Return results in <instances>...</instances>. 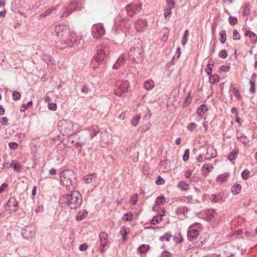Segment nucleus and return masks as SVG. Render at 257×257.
<instances>
[{
  "label": "nucleus",
  "mask_w": 257,
  "mask_h": 257,
  "mask_svg": "<svg viewBox=\"0 0 257 257\" xmlns=\"http://www.w3.org/2000/svg\"><path fill=\"white\" fill-rule=\"evenodd\" d=\"M82 196L80 193L74 191L70 194L65 195L61 198L62 203L68 206L71 209L78 208L82 202Z\"/></svg>",
  "instance_id": "nucleus-1"
},
{
  "label": "nucleus",
  "mask_w": 257,
  "mask_h": 257,
  "mask_svg": "<svg viewBox=\"0 0 257 257\" xmlns=\"http://www.w3.org/2000/svg\"><path fill=\"white\" fill-rule=\"evenodd\" d=\"M60 179L63 186L73 188L76 183V175L72 170H64L60 174Z\"/></svg>",
  "instance_id": "nucleus-2"
},
{
  "label": "nucleus",
  "mask_w": 257,
  "mask_h": 257,
  "mask_svg": "<svg viewBox=\"0 0 257 257\" xmlns=\"http://www.w3.org/2000/svg\"><path fill=\"white\" fill-rule=\"evenodd\" d=\"M109 48L106 45H101L97 47V53L94 60L100 64L103 61L106 57L109 54Z\"/></svg>",
  "instance_id": "nucleus-3"
},
{
  "label": "nucleus",
  "mask_w": 257,
  "mask_h": 257,
  "mask_svg": "<svg viewBox=\"0 0 257 257\" xmlns=\"http://www.w3.org/2000/svg\"><path fill=\"white\" fill-rule=\"evenodd\" d=\"M202 227V225L200 223L197 222L191 224L189 226L187 232L189 239L191 240L196 237L199 234V229H201Z\"/></svg>",
  "instance_id": "nucleus-4"
},
{
  "label": "nucleus",
  "mask_w": 257,
  "mask_h": 257,
  "mask_svg": "<svg viewBox=\"0 0 257 257\" xmlns=\"http://www.w3.org/2000/svg\"><path fill=\"white\" fill-rule=\"evenodd\" d=\"M129 87V82L127 81H119L116 84V88L114 90V93L116 95L121 96L124 93L126 92Z\"/></svg>",
  "instance_id": "nucleus-5"
},
{
  "label": "nucleus",
  "mask_w": 257,
  "mask_h": 257,
  "mask_svg": "<svg viewBox=\"0 0 257 257\" xmlns=\"http://www.w3.org/2000/svg\"><path fill=\"white\" fill-rule=\"evenodd\" d=\"M60 125L64 127L66 130L67 133H70L71 131H74V132H77L79 130V126L78 124L72 121H69L66 120H61Z\"/></svg>",
  "instance_id": "nucleus-6"
},
{
  "label": "nucleus",
  "mask_w": 257,
  "mask_h": 257,
  "mask_svg": "<svg viewBox=\"0 0 257 257\" xmlns=\"http://www.w3.org/2000/svg\"><path fill=\"white\" fill-rule=\"evenodd\" d=\"M104 33V30L102 26L100 25H94L92 27V34L95 38L101 37Z\"/></svg>",
  "instance_id": "nucleus-7"
},
{
  "label": "nucleus",
  "mask_w": 257,
  "mask_h": 257,
  "mask_svg": "<svg viewBox=\"0 0 257 257\" xmlns=\"http://www.w3.org/2000/svg\"><path fill=\"white\" fill-rule=\"evenodd\" d=\"M142 9L141 5L137 4H132L126 8L128 15L131 17L138 13Z\"/></svg>",
  "instance_id": "nucleus-8"
},
{
  "label": "nucleus",
  "mask_w": 257,
  "mask_h": 257,
  "mask_svg": "<svg viewBox=\"0 0 257 257\" xmlns=\"http://www.w3.org/2000/svg\"><path fill=\"white\" fill-rule=\"evenodd\" d=\"M218 214L214 209H210L206 211V220L209 222L214 223L217 221Z\"/></svg>",
  "instance_id": "nucleus-9"
},
{
  "label": "nucleus",
  "mask_w": 257,
  "mask_h": 257,
  "mask_svg": "<svg viewBox=\"0 0 257 257\" xmlns=\"http://www.w3.org/2000/svg\"><path fill=\"white\" fill-rule=\"evenodd\" d=\"M18 202L14 197L11 198L7 204V207L11 213L15 212L17 210Z\"/></svg>",
  "instance_id": "nucleus-10"
},
{
  "label": "nucleus",
  "mask_w": 257,
  "mask_h": 257,
  "mask_svg": "<svg viewBox=\"0 0 257 257\" xmlns=\"http://www.w3.org/2000/svg\"><path fill=\"white\" fill-rule=\"evenodd\" d=\"M100 245L104 248L108 245V235L105 232H101L99 234Z\"/></svg>",
  "instance_id": "nucleus-11"
},
{
  "label": "nucleus",
  "mask_w": 257,
  "mask_h": 257,
  "mask_svg": "<svg viewBox=\"0 0 257 257\" xmlns=\"http://www.w3.org/2000/svg\"><path fill=\"white\" fill-rule=\"evenodd\" d=\"M125 62V58L123 54L121 55L116 60V62L113 66V68L117 69L119 67L124 64Z\"/></svg>",
  "instance_id": "nucleus-12"
},
{
  "label": "nucleus",
  "mask_w": 257,
  "mask_h": 257,
  "mask_svg": "<svg viewBox=\"0 0 257 257\" xmlns=\"http://www.w3.org/2000/svg\"><path fill=\"white\" fill-rule=\"evenodd\" d=\"M250 6L249 4L246 3L242 6V15L243 17H247L250 14Z\"/></svg>",
  "instance_id": "nucleus-13"
},
{
  "label": "nucleus",
  "mask_w": 257,
  "mask_h": 257,
  "mask_svg": "<svg viewBox=\"0 0 257 257\" xmlns=\"http://www.w3.org/2000/svg\"><path fill=\"white\" fill-rule=\"evenodd\" d=\"M213 166L211 164H205L202 168V171H205L204 174L206 176L213 170Z\"/></svg>",
  "instance_id": "nucleus-14"
},
{
  "label": "nucleus",
  "mask_w": 257,
  "mask_h": 257,
  "mask_svg": "<svg viewBox=\"0 0 257 257\" xmlns=\"http://www.w3.org/2000/svg\"><path fill=\"white\" fill-rule=\"evenodd\" d=\"M245 35L248 37L252 43H255L257 42V36L251 31H247L245 33Z\"/></svg>",
  "instance_id": "nucleus-15"
},
{
  "label": "nucleus",
  "mask_w": 257,
  "mask_h": 257,
  "mask_svg": "<svg viewBox=\"0 0 257 257\" xmlns=\"http://www.w3.org/2000/svg\"><path fill=\"white\" fill-rule=\"evenodd\" d=\"M146 23L143 20L138 21L135 24L136 28L138 31L140 32L144 30V28L146 27Z\"/></svg>",
  "instance_id": "nucleus-16"
},
{
  "label": "nucleus",
  "mask_w": 257,
  "mask_h": 257,
  "mask_svg": "<svg viewBox=\"0 0 257 257\" xmlns=\"http://www.w3.org/2000/svg\"><path fill=\"white\" fill-rule=\"evenodd\" d=\"M177 186L179 189L183 191H187L189 189V184L186 182L183 181H180L178 183Z\"/></svg>",
  "instance_id": "nucleus-17"
},
{
  "label": "nucleus",
  "mask_w": 257,
  "mask_h": 257,
  "mask_svg": "<svg viewBox=\"0 0 257 257\" xmlns=\"http://www.w3.org/2000/svg\"><path fill=\"white\" fill-rule=\"evenodd\" d=\"M144 88L147 90H151L154 87V82L152 80H148L144 83Z\"/></svg>",
  "instance_id": "nucleus-18"
},
{
  "label": "nucleus",
  "mask_w": 257,
  "mask_h": 257,
  "mask_svg": "<svg viewBox=\"0 0 257 257\" xmlns=\"http://www.w3.org/2000/svg\"><path fill=\"white\" fill-rule=\"evenodd\" d=\"M208 110L207 106L204 104H202L197 109V113L199 115H203L206 111Z\"/></svg>",
  "instance_id": "nucleus-19"
},
{
  "label": "nucleus",
  "mask_w": 257,
  "mask_h": 257,
  "mask_svg": "<svg viewBox=\"0 0 257 257\" xmlns=\"http://www.w3.org/2000/svg\"><path fill=\"white\" fill-rule=\"evenodd\" d=\"M130 232L129 228H126L125 227H122L120 230V233L122 236L123 240H126V238L125 236L128 234Z\"/></svg>",
  "instance_id": "nucleus-20"
},
{
  "label": "nucleus",
  "mask_w": 257,
  "mask_h": 257,
  "mask_svg": "<svg viewBox=\"0 0 257 257\" xmlns=\"http://www.w3.org/2000/svg\"><path fill=\"white\" fill-rule=\"evenodd\" d=\"M94 175V173H91L85 175L83 178V180L84 182L86 184L90 183L92 181Z\"/></svg>",
  "instance_id": "nucleus-21"
},
{
  "label": "nucleus",
  "mask_w": 257,
  "mask_h": 257,
  "mask_svg": "<svg viewBox=\"0 0 257 257\" xmlns=\"http://www.w3.org/2000/svg\"><path fill=\"white\" fill-rule=\"evenodd\" d=\"M238 152L237 150L235 149L233 150V151L228 156V160L231 161L235 160L238 155Z\"/></svg>",
  "instance_id": "nucleus-22"
},
{
  "label": "nucleus",
  "mask_w": 257,
  "mask_h": 257,
  "mask_svg": "<svg viewBox=\"0 0 257 257\" xmlns=\"http://www.w3.org/2000/svg\"><path fill=\"white\" fill-rule=\"evenodd\" d=\"M241 189V185L239 184H235L234 185L232 188L231 191L234 194H238L240 192Z\"/></svg>",
  "instance_id": "nucleus-23"
},
{
  "label": "nucleus",
  "mask_w": 257,
  "mask_h": 257,
  "mask_svg": "<svg viewBox=\"0 0 257 257\" xmlns=\"http://www.w3.org/2000/svg\"><path fill=\"white\" fill-rule=\"evenodd\" d=\"M219 37L220 42L222 44L224 43L226 40V34L225 30H223L220 32Z\"/></svg>",
  "instance_id": "nucleus-24"
},
{
  "label": "nucleus",
  "mask_w": 257,
  "mask_h": 257,
  "mask_svg": "<svg viewBox=\"0 0 257 257\" xmlns=\"http://www.w3.org/2000/svg\"><path fill=\"white\" fill-rule=\"evenodd\" d=\"M150 249V246L147 244H142L139 247V251L141 253H145L147 252Z\"/></svg>",
  "instance_id": "nucleus-25"
},
{
  "label": "nucleus",
  "mask_w": 257,
  "mask_h": 257,
  "mask_svg": "<svg viewBox=\"0 0 257 257\" xmlns=\"http://www.w3.org/2000/svg\"><path fill=\"white\" fill-rule=\"evenodd\" d=\"M141 116L140 115L137 114L131 120V124L134 126H136L140 120Z\"/></svg>",
  "instance_id": "nucleus-26"
},
{
  "label": "nucleus",
  "mask_w": 257,
  "mask_h": 257,
  "mask_svg": "<svg viewBox=\"0 0 257 257\" xmlns=\"http://www.w3.org/2000/svg\"><path fill=\"white\" fill-rule=\"evenodd\" d=\"M11 166H13L14 167V170L17 171H20L22 167L21 163H17L15 161H12Z\"/></svg>",
  "instance_id": "nucleus-27"
},
{
  "label": "nucleus",
  "mask_w": 257,
  "mask_h": 257,
  "mask_svg": "<svg viewBox=\"0 0 257 257\" xmlns=\"http://www.w3.org/2000/svg\"><path fill=\"white\" fill-rule=\"evenodd\" d=\"M174 240L176 243H181L183 240V238L181 233H176L174 237Z\"/></svg>",
  "instance_id": "nucleus-28"
},
{
  "label": "nucleus",
  "mask_w": 257,
  "mask_h": 257,
  "mask_svg": "<svg viewBox=\"0 0 257 257\" xmlns=\"http://www.w3.org/2000/svg\"><path fill=\"white\" fill-rule=\"evenodd\" d=\"M87 215V212L86 210H82L79 212V214L76 217L77 220H81L85 218Z\"/></svg>",
  "instance_id": "nucleus-29"
},
{
  "label": "nucleus",
  "mask_w": 257,
  "mask_h": 257,
  "mask_svg": "<svg viewBox=\"0 0 257 257\" xmlns=\"http://www.w3.org/2000/svg\"><path fill=\"white\" fill-rule=\"evenodd\" d=\"M174 8H171L167 6L166 7L165 10H164V17L165 19H168L170 18L169 16L171 14L172 10Z\"/></svg>",
  "instance_id": "nucleus-30"
},
{
  "label": "nucleus",
  "mask_w": 257,
  "mask_h": 257,
  "mask_svg": "<svg viewBox=\"0 0 257 257\" xmlns=\"http://www.w3.org/2000/svg\"><path fill=\"white\" fill-rule=\"evenodd\" d=\"M220 78L217 74L211 75L209 77V82L211 83H214L219 81Z\"/></svg>",
  "instance_id": "nucleus-31"
},
{
  "label": "nucleus",
  "mask_w": 257,
  "mask_h": 257,
  "mask_svg": "<svg viewBox=\"0 0 257 257\" xmlns=\"http://www.w3.org/2000/svg\"><path fill=\"white\" fill-rule=\"evenodd\" d=\"M228 176V175L227 174H221L217 177L216 181L218 182L222 183L226 180Z\"/></svg>",
  "instance_id": "nucleus-32"
},
{
  "label": "nucleus",
  "mask_w": 257,
  "mask_h": 257,
  "mask_svg": "<svg viewBox=\"0 0 257 257\" xmlns=\"http://www.w3.org/2000/svg\"><path fill=\"white\" fill-rule=\"evenodd\" d=\"M165 201L166 200H165V198L164 196L162 195V196L158 197L156 199L155 203L157 205H159L164 204L165 203Z\"/></svg>",
  "instance_id": "nucleus-33"
},
{
  "label": "nucleus",
  "mask_w": 257,
  "mask_h": 257,
  "mask_svg": "<svg viewBox=\"0 0 257 257\" xmlns=\"http://www.w3.org/2000/svg\"><path fill=\"white\" fill-rule=\"evenodd\" d=\"M197 127V124L195 122L189 123L187 126V128L190 132H193L196 130Z\"/></svg>",
  "instance_id": "nucleus-34"
},
{
  "label": "nucleus",
  "mask_w": 257,
  "mask_h": 257,
  "mask_svg": "<svg viewBox=\"0 0 257 257\" xmlns=\"http://www.w3.org/2000/svg\"><path fill=\"white\" fill-rule=\"evenodd\" d=\"M210 199L212 202L217 203L221 201L222 198L220 195H215L213 194L211 195Z\"/></svg>",
  "instance_id": "nucleus-35"
},
{
  "label": "nucleus",
  "mask_w": 257,
  "mask_h": 257,
  "mask_svg": "<svg viewBox=\"0 0 257 257\" xmlns=\"http://www.w3.org/2000/svg\"><path fill=\"white\" fill-rule=\"evenodd\" d=\"M172 237V235L169 233H167L164 234V235L160 237V240L162 241H170L171 238Z\"/></svg>",
  "instance_id": "nucleus-36"
},
{
  "label": "nucleus",
  "mask_w": 257,
  "mask_h": 257,
  "mask_svg": "<svg viewBox=\"0 0 257 257\" xmlns=\"http://www.w3.org/2000/svg\"><path fill=\"white\" fill-rule=\"evenodd\" d=\"M232 38L234 40H238L240 39V35L236 29L233 30Z\"/></svg>",
  "instance_id": "nucleus-37"
},
{
  "label": "nucleus",
  "mask_w": 257,
  "mask_h": 257,
  "mask_svg": "<svg viewBox=\"0 0 257 257\" xmlns=\"http://www.w3.org/2000/svg\"><path fill=\"white\" fill-rule=\"evenodd\" d=\"M192 100V98L190 96V93H189L187 96L185 98L184 101V106H187Z\"/></svg>",
  "instance_id": "nucleus-38"
},
{
  "label": "nucleus",
  "mask_w": 257,
  "mask_h": 257,
  "mask_svg": "<svg viewBox=\"0 0 257 257\" xmlns=\"http://www.w3.org/2000/svg\"><path fill=\"white\" fill-rule=\"evenodd\" d=\"M133 213L131 212L125 214L123 216V219L125 221H130L132 219Z\"/></svg>",
  "instance_id": "nucleus-39"
},
{
  "label": "nucleus",
  "mask_w": 257,
  "mask_h": 257,
  "mask_svg": "<svg viewBox=\"0 0 257 257\" xmlns=\"http://www.w3.org/2000/svg\"><path fill=\"white\" fill-rule=\"evenodd\" d=\"M189 31L188 30L185 31L184 35L183 36V40L182 41V44L183 45H185L188 41V35Z\"/></svg>",
  "instance_id": "nucleus-40"
},
{
  "label": "nucleus",
  "mask_w": 257,
  "mask_h": 257,
  "mask_svg": "<svg viewBox=\"0 0 257 257\" xmlns=\"http://www.w3.org/2000/svg\"><path fill=\"white\" fill-rule=\"evenodd\" d=\"M138 198V194L134 195L131 199V201H130L131 203L133 205H135L137 202Z\"/></svg>",
  "instance_id": "nucleus-41"
},
{
  "label": "nucleus",
  "mask_w": 257,
  "mask_h": 257,
  "mask_svg": "<svg viewBox=\"0 0 257 257\" xmlns=\"http://www.w3.org/2000/svg\"><path fill=\"white\" fill-rule=\"evenodd\" d=\"M249 174V171L247 169H245L242 172L241 176L243 179L245 180L248 178Z\"/></svg>",
  "instance_id": "nucleus-42"
},
{
  "label": "nucleus",
  "mask_w": 257,
  "mask_h": 257,
  "mask_svg": "<svg viewBox=\"0 0 257 257\" xmlns=\"http://www.w3.org/2000/svg\"><path fill=\"white\" fill-rule=\"evenodd\" d=\"M57 105L55 103H49L48 105V108L52 111H55L57 109Z\"/></svg>",
  "instance_id": "nucleus-43"
},
{
  "label": "nucleus",
  "mask_w": 257,
  "mask_h": 257,
  "mask_svg": "<svg viewBox=\"0 0 257 257\" xmlns=\"http://www.w3.org/2000/svg\"><path fill=\"white\" fill-rule=\"evenodd\" d=\"M21 97V94L18 91H14L13 94V99L15 100H19Z\"/></svg>",
  "instance_id": "nucleus-44"
},
{
  "label": "nucleus",
  "mask_w": 257,
  "mask_h": 257,
  "mask_svg": "<svg viewBox=\"0 0 257 257\" xmlns=\"http://www.w3.org/2000/svg\"><path fill=\"white\" fill-rule=\"evenodd\" d=\"M190 152L189 149H187L185 150L184 156L183 157V159L184 161H187L189 158Z\"/></svg>",
  "instance_id": "nucleus-45"
},
{
  "label": "nucleus",
  "mask_w": 257,
  "mask_h": 257,
  "mask_svg": "<svg viewBox=\"0 0 257 257\" xmlns=\"http://www.w3.org/2000/svg\"><path fill=\"white\" fill-rule=\"evenodd\" d=\"M233 91H234V94H235L236 97L239 100H241L242 96L240 93L239 90H238L236 88H234Z\"/></svg>",
  "instance_id": "nucleus-46"
},
{
  "label": "nucleus",
  "mask_w": 257,
  "mask_h": 257,
  "mask_svg": "<svg viewBox=\"0 0 257 257\" xmlns=\"http://www.w3.org/2000/svg\"><path fill=\"white\" fill-rule=\"evenodd\" d=\"M227 53L225 50H221L219 53V57L221 58H226L227 57Z\"/></svg>",
  "instance_id": "nucleus-47"
},
{
  "label": "nucleus",
  "mask_w": 257,
  "mask_h": 257,
  "mask_svg": "<svg viewBox=\"0 0 257 257\" xmlns=\"http://www.w3.org/2000/svg\"><path fill=\"white\" fill-rule=\"evenodd\" d=\"M229 22L231 25H235L237 22V19L236 17H230L229 18Z\"/></svg>",
  "instance_id": "nucleus-48"
},
{
  "label": "nucleus",
  "mask_w": 257,
  "mask_h": 257,
  "mask_svg": "<svg viewBox=\"0 0 257 257\" xmlns=\"http://www.w3.org/2000/svg\"><path fill=\"white\" fill-rule=\"evenodd\" d=\"M205 71L208 75H210L211 74L212 70V67H211L210 64H208L206 66V68L205 69Z\"/></svg>",
  "instance_id": "nucleus-49"
},
{
  "label": "nucleus",
  "mask_w": 257,
  "mask_h": 257,
  "mask_svg": "<svg viewBox=\"0 0 257 257\" xmlns=\"http://www.w3.org/2000/svg\"><path fill=\"white\" fill-rule=\"evenodd\" d=\"M250 87L249 89L250 92L252 93H253L255 92V84L254 82L250 81Z\"/></svg>",
  "instance_id": "nucleus-50"
},
{
  "label": "nucleus",
  "mask_w": 257,
  "mask_h": 257,
  "mask_svg": "<svg viewBox=\"0 0 257 257\" xmlns=\"http://www.w3.org/2000/svg\"><path fill=\"white\" fill-rule=\"evenodd\" d=\"M230 69V66L229 65H222L220 68V70L221 71L227 72Z\"/></svg>",
  "instance_id": "nucleus-51"
},
{
  "label": "nucleus",
  "mask_w": 257,
  "mask_h": 257,
  "mask_svg": "<svg viewBox=\"0 0 257 257\" xmlns=\"http://www.w3.org/2000/svg\"><path fill=\"white\" fill-rule=\"evenodd\" d=\"M9 146L11 149L15 150L17 148L18 145L16 143L11 142L9 144Z\"/></svg>",
  "instance_id": "nucleus-52"
},
{
  "label": "nucleus",
  "mask_w": 257,
  "mask_h": 257,
  "mask_svg": "<svg viewBox=\"0 0 257 257\" xmlns=\"http://www.w3.org/2000/svg\"><path fill=\"white\" fill-rule=\"evenodd\" d=\"M166 2L168 4L167 7L171 8L175 7V3L174 0H166Z\"/></svg>",
  "instance_id": "nucleus-53"
},
{
  "label": "nucleus",
  "mask_w": 257,
  "mask_h": 257,
  "mask_svg": "<svg viewBox=\"0 0 257 257\" xmlns=\"http://www.w3.org/2000/svg\"><path fill=\"white\" fill-rule=\"evenodd\" d=\"M156 183L158 185L163 184L165 183V180L163 178H162L160 176H159L158 177V180L156 181Z\"/></svg>",
  "instance_id": "nucleus-54"
},
{
  "label": "nucleus",
  "mask_w": 257,
  "mask_h": 257,
  "mask_svg": "<svg viewBox=\"0 0 257 257\" xmlns=\"http://www.w3.org/2000/svg\"><path fill=\"white\" fill-rule=\"evenodd\" d=\"M8 184L6 183H3L0 187V193H2L7 188Z\"/></svg>",
  "instance_id": "nucleus-55"
},
{
  "label": "nucleus",
  "mask_w": 257,
  "mask_h": 257,
  "mask_svg": "<svg viewBox=\"0 0 257 257\" xmlns=\"http://www.w3.org/2000/svg\"><path fill=\"white\" fill-rule=\"evenodd\" d=\"M88 248V245L86 243L82 244L79 246V249L81 251H85Z\"/></svg>",
  "instance_id": "nucleus-56"
},
{
  "label": "nucleus",
  "mask_w": 257,
  "mask_h": 257,
  "mask_svg": "<svg viewBox=\"0 0 257 257\" xmlns=\"http://www.w3.org/2000/svg\"><path fill=\"white\" fill-rule=\"evenodd\" d=\"M162 257H172V255L170 252L164 251L162 253Z\"/></svg>",
  "instance_id": "nucleus-57"
},
{
  "label": "nucleus",
  "mask_w": 257,
  "mask_h": 257,
  "mask_svg": "<svg viewBox=\"0 0 257 257\" xmlns=\"http://www.w3.org/2000/svg\"><path fill=\"white\" fill-rule=\"evenodd\" d=\"M192 174V171L187 170L185 172L184 176L186 178H189Z\"/></svg>",
  "instance_id": "nucleus-58"
},
{
  "label": "nucleus",
  "mask_w": 257,
  "mask_h": 257,
  "mask_svg": "<svg viewBox=\"0 0 257 257\" xmlns=\"http://www.w3.org/2000/svg\"><path fill=\"white\" fill-rule=\"evenodd\" d=\"M1 123L3 125H8V119L7 117H4L2 118Z\"/></svg>",
  "instance_id": "nucleus-59"
},
{
  "label": "nucleus",
  "mask_w": 257,
  "mask_h": 257,
  "mask_svg": "<svg viewBox=\"0 0 257 257\" xmlns=\"http://www.w3.org/2000/svg\"><path fill=\"white\" fill-rule=\"evenodd\" d=\"M154 218L156 219L157 223H159L162 220V216L161 215H156L154 217Z\"/></svg>",
  "instance_id": "nucleus-60"
},
{
  "label": "nucleus",
  "mask_w": 257,
  "mask_h": 257,
  "mask_svg": "<svg viewBox=\"0 0 257 257\" xmlns=\"http://www.w3.org/2000/svg\"><path fill=\"white\" fill-rule=\"evenodd\" d=\"M89 91V89L86 85H83L82 88V92L83 93H87Z\"/></svg>",
  "instance_id": "nucleus-61"
},
{
  "label": "nucleus",
  "mask_w": 257,
  "mask_h": 257,
  "mask_svg": "<svg viewBox=\"0 0 257 257\" xmlns=\"http://www.w3.org/2000/svg\"><path fill=\"white\" fill-rule=\"evenodd\" d=\"M35 211L37 212H42L43 211V206L40 205V206H38L36 208V209H35Z\"/></svg>",
  "instance_id": "nucleus-62"
},
{
  "label": "nucleus",
  "mask_w": 257,
  "mask_h": 257,
  "mask_svg": "<svg viewBox=\"0 0 257 257\" xmlns=\"http://www.w3.org/2000/svg\"><path fill=\"white\" fill-rule=\"evenodd\" d=\"M235 121L236 122L238 123L239 124H241L240 119L238 116V113L235 114Z\"/></svg>",
  "instance_id": "nucleus-63"
},
{
  "label": "nucleus",
  "mask_w": 257,
  "mask_h": 257,
  "mask_svg": "<svg viewBox=\"0 0 257 257\" xmlns=\"http://www.w3.org/2000/svg\"><path fill=\"white\" fill-rule=\"evenodd\" d=\"M49 173L51 175H55L56 173V169H55L54 168H52L50 170Z\"/></svg>",
  "instance_id": "nucleus-64"
}]
</instances>
